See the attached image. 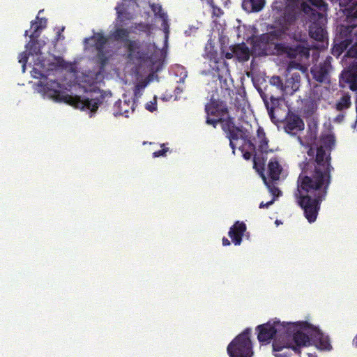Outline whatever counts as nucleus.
<instances>
[{"label": "nucleus", "instance_id": "32", "mask_svg": "<svg viewBox=\"0 0 357 357\" xmlns=\"http://www.w3.org/2000/svg\"><path fill=\"white\" fill-rule=\"evenodd\" d=\"M246 144L250 151H244L243 149H242L241 151L243 153V158L248 160L251 159L252 156V153L255 152L256 145L250 139H248L247 141Z\"/></svg>", "mask_w": 357, "mask_h": 357}, {"label": "nucleus", "instance_id": "54", "mask_svg": "<svg viewBox=\"0 0 357 357\" xmlns=\"http://www.w3.org/2000/svg\"><path fill=\"white\" fill-rule=\"evenodd\" d=\"M61 36V32H60V31H59V32H58V33H57V38H56V40H59V38H60Z\"/></svg>", "mask_w": 357, "mask_h": 357}, {"label": "nucleus", "instance_id": "36", "mask_svg": "<svg viewBox=\"0 0 357 357\" xmlns=\"http://www.w3.org/2000/svg\"><path fill=\"white\" fill-rule=\"evenodd\" d=\"M268 139L267 138H264V139L259 140L258 150L262 153H268Z\"/></svg>", "mask_w": 357, "mask_h": 357}, {"label": "nucleus", "instance_id": "15", "mask_svg": "<svg viewBox=\"0 0 357 357\" xmlns=\"http://www.w3.org/2000/svg\"><path fill=\"white\" fill-rule=\"evenodd\" d=\"M340 82L348 84L351 91H357V62L354 63L347 70L342 73Z\"/></svg>", "mask_w": 357, "mask_h": 357}, {"label": "nucleus", "instance_id": "5", "mask_svg": "<svg viewBox=\"0 0 357 357\" xmlns=\"http://www.w3.org/2000/svg\"><path fill=\"white\" fill-rule=\"evenodd\" d=\"M251 329L246 328L227 346L229 357H252L253 346L250 340Z\"/></svg>", "mask_w": 357, "mask_h": 357}, {"label": "nucleus", "instance_id": "44", "mask_svg": "<svg viewBox=\"0 0 357 357\" xmlns=\"http://www.w3.org/2000/svg\"><path fill=\"white\" fill-rule=\"evenodd\" d=\"M57 66L63 68L65 66V61L61 57H55Z\"/></svg>", "mask_w": 357, "mask_h": 357}, {"label": "nucleus", "instance_id": "21", "mask_svg": "<svg viewBox=\"0 0 357 357\" xmlns=\"http://www.w3.org/2000/svg\"><path fill=\"white\" fill-rule=\"evenodd\" d=\"M233 53L238 61H246L250 59L249 48L244 43L234 46Z\"/></svg>", "mask_w": 357, "mask_h": 357}, {"label": "nucleus", "instance_id": "29", "mask_svg": "<svg viewBox=\"0 0 357 357\" xmlns=\"http://www.w3.org/2000/svg\"><path fill=\"white\" fill-rule=\"evenodd\" d=\"M266 160V159H264V157L257 156L256 155L253 157L254 167L257 169L261 176V174H264Z\"/></svg>", "mask_w": 357, "mask_h": 357}, {"label": "nucleus", "instance_id": "1", "mask_svg": "<svg viewBox=\"0 0 357 357\" xmlns=\"http://www.w3.org/2000/svg\"><path fill=\"white\" fill-rule=\"evenodd\" d=\"M298 141L301 145L308 148L307 153L310 158L299 164L301 172L294 196L303 210L305 218L312 223L317 220L321 204L326 199L331 183L334 168L331 165V153L335 147V139L332 135L323 136L316 151L312 146L305 144L301 137H298Z\"/></svg>", "mask_w": 357, "mask_h": 357}, {"label": "nucleus", "instance_id": "12", "mask_svg": "<svg viewBox=\"0 0 357 357\" xmlns=\"http://www.w3.org/2000/svg\"><path fill=\"white\" fill-rule=\"evenodd\" d=\"M219 123L221 124L222 130L226 133L227 137L229 140V146L234 152L236 146L234 141L238 139V132H241V129L236 126L234 123V119L227 114L224 117Z\"/></svg>", "mask_w": 357, "mask_h": 357}, {"label": "nucleus", "instance_id": "22", "mask_svg": "<svg viewBox=\"0 0 357 357\" xmlns=\"http://www.w3.org/2000/svg\"><path fill=\"white\" fill-rule=\"evenodd\" d=\"M309 34L312 38L317 41H324L327 32L321 26L314 23L310 26Z\"/></svg>", "mask_w": 357, "mask_h": 357}, {"label": "nucleus", "instance_id": "39", "mask_svg": "<svg viewBox=\"0 0 357 357\" xmlns=\"http://www.w3.org/2000/svg\"><path fill=\"white\" fill-rule=\"evenodd\" d=\"M312 5L319 8H321L324 6H326V4L323 1V0H307Z\"/></svg>", "mask_w": 357, "mask_h": 357}, {"label": "nucleus", "instance_id": "23", "mask_svg": "<svg viewBox=\"0 0 357 357\" xmlns=\"http://www.w3.org/2000/svg\"><path fill=\"white\" fill-rule=\"evenodd\" d=\"M129 34L130 32L127 29L119 27L112 33V36L115 41L123 43L125 45L131 40L129 39Z\"/></svg>", "mask_w": 357, "mask_h": 357}, {"label": "nucleus", "instance_id": "40", "mask_svg": "<svg viewBox=\"0 0 357 357\" xmlns=\"http://www.w3.org/2000/svg\"><path fill=\"white\" fill-rule=\"evenodd\" d=\"M136 27L143 32H148L150 31V25L148 24L139 23Z\"/></svg>", "mask_w": 357, "mask_h": 357}, {"label": "nucleus", "instance_id": "51", "mask_svg": "<svg viewBox=\"0 0 357 357\" xmlns=\"http://www.w3.org/2000/svg\"><path fill=\"white\" fill-rule=\"evenodd\" d=\"M234 54L233 53V51L231 52H227L225 55V58L227 59H230L233 57V55Z\"/></svg>", "mask_w": 357, "mask_h": 357}, {"label": "nucleus", "instance_id": "48", "mask_svg": "<svg viewBox=\"0 0 357 357\" xmlns=\"http://www.w3.org/2000/svg\"><path fill=\"white\" fill-rule=\"evenodd\" d=\"M116 13H117L118 18L122 17L123 14V10L119 8V7H116Z\"/></svg>", "mask_w": 357, "mask_h": 357}, {"label": "nucleus", "instance_id": "35", "mask_svg": "<svg viewBox=\"0 0 357 357\" xmlns=\"http://www.w3.org/2000/svg\"><path fill=\"white\" fill-rule=\"evenodd\" d=\"M31 28L33 29L32 33L29 36L31 38H37L39 37L40 33L39 31L42 29L41 24H39L38 22H31Z\"/></svg>", "mask_w": 357, "mask_h": 357}, {"label": "nucleus", "instance_id": "8", "mask_svg": "<svg viewBox=\"0 0 357 357\" xmlns=\"http://www.w3.org/2000/svg\"><path fill=\"white\" fill-rule=\"evenodd\" d=\"M206 113V123L215 128L224 117L227 116L229 110L224 101L212 100L205 105Z\"/></svg>", "mask_w": 357, "mask_h": 357}, {"label": "nucleus", "instance_id": "42", "mask_svg": "<svg viewBox=\"0 0 357 357\" xmlns=\"http://www.w3.org/2000/svg\"><path fill=\"white\" fill-rule=\"evenodd\" d=\"M32 76L36 79H41L44 77V75L36 68H33L31 71Z\"/></svg>", "mask_w": 357, "mask_h": 357}, {"label": "nucleus", "instance_id": "34", "mask_svg": "<svg viewBox=\"0 0 357 357\" xmlns=\"http://www.w3.org/2000/svg\"><path fill=\"white\" fill-rule=\"evenodd\" d=\"M270 84L275 86L283 93V82L280 76H273L270 79Z\"/></svg>", "mask_w": 357, "mask_h": 357}, {"label": "nucleus", "instance_id": "45", "mask_svg": "<svg viewBox=\"0 0 357 357\" xmlns=\"http://www.w3.org/2000/svg\"><path fill=\"white\" fill-rule=\"evenodd\" d=\"M274 201H275V199H273L271 201H270L267 203H264L262 202L259 204V208H268L269 206H271L274 202Z\"/></svg>", "mask_w": 357, "mask_h": 357}, {"label": "nucleus", "instance_id": "53", "mask_svg": "<svg viewBox=\"0 0 357 357\" xmlns=\"http://www.w3.org/2000/svg\"><path fill=\"white\" fill-rule=\"evenodd\" d=\"M353 342L357 346V335L354 338Z\"/></svg>", "mask_w": 357, "mask_h": 357}, {"label": "nucleus", "instance_id": "28", "mask_svg": "<svg viewBox=\"0 0 357 357\" xmlns=\"http://www.w3.org/2000/svg\"><path fill=\"white\" fill-rule=\"evenodd\" d=\"M26 47L29 52V54L33 55H38L41 54L39 41L37 38H31L29 43L26 45Z\"/></svg>", "mask_w": 357, "mask_h": 357}, {"label": "nucleus", "instance_id": "50", "mask_svg": "<svg viewBox=\"0 0 357 357\" xmlns=\"http://www.w3.org/2000/svg\"><path fill=\"white\" fill-rule=\"evenodd\" d=\"M231 244L230 241L225 237H223L222 238V245L224 246H228Z\"/></svg>", "mask_w": 357, "mask_h": 357}, {"label": "nucleus", "instance_id": "19", "mask_svg": "<svg viewBox=\"0 0 357 357\" xmlns=\"http://www.w3.org/2000/svg\"><path fill=\"white\" fill-rule=\"evenodd\" d=\"M133 105V101H130V100H125L123 101L119 100L114 105L113 114L116 116L124 115L126 117H128L130 109H131L132 112L135 110Z\"/></svg>", "mask_w": 357, "mask_h": 357}, {"label": "nucleus", "instance_id": "38", "mask_svg": "<svg viewBox=\"0 0 357 357\" xmlns=\"http://www.w3.org/2000/svg\"><path fill=\"white\" fill-rule=\"evenodd\" d=\"M169 151L168 148H162L161 150L155 151L153 153V158H158L160 156H165L166 153Z\"/></svg>", "mask_w": 357, "mask_h": 357}, {"label": "nucleus", "instance_id": "55", "mask_svg": "<svg viewBox=\"0 0 357 357\" xmlns=\"http://www.w3.org/2000/svg\"><path fill=\"white\" fill-rule=\"evenodd\" d=\"M146 109H149V111L151 112H153V108H151V107H146Z\"/></svg>", "mask_w": 357, "mask_h": 357}, {"label": "nucleus", "instance_id": "26", "mask_svg": "<svg viewBox=\"0 0 357 357\" xmlns=\"http://www.w3.org/2000/svg\"><path fill=\"white\" fill-rule=\"evenodd\" d=\"M261 178L263 179L264 183L268 188L270 193L273 196V197H278L281 195L282 192L280 189L274 184L275 181H271V180H268L267 177L264 174H261Z\"/></svg>", "mask_w": 357, "mask_h": 357}, {"label": "nucleus", "instance_id": "10", "mask_svg": "<svg viewBox=\"0 0 357 357\" xmlns=\"http://www.w3.org/2000/svg\"><path fill=\"white\" fill-rule=\"evenodd\" d=\"M297 18L296 12L294 9L287 8L283 13V21L284 24L282 26V29L272 31L263 36V40L269 43L272 42L273 39L281 40L284 32L288 30L289 26L295 22Z\"/></svg>", "mask_w": 357, "mask_h": 357}, {"label": "nucleus", "instance_id": "2", "mask_svg": "<svg viewBox=\"0 0 357 357\" xmlns=\"http://www.w3.org/2000/svg\"><path fill=\"white\" fill-rule=\"evenodd\" d=\"M298 322H281L270 320L257 326V339L260 343L273 341V353L276 357H289L290 349L301 354V347L309 344L308 335L298 330Z\"/></svg>", "mask_w": 357, "mask_h": 357}, {"label": "nucleus", "instance_id": "9", "mask_svg": "<svg viewBox=\"0 0 357 357\" xmlns=\"http://www.w3.org/2000/svg\"><path fill=\"white\" fill-rule=\"evenodd\" d=\"M123 47L128 52V58L133 61L143 63L148 61L151 57L149 47L139 40H132Z\"/></svg>", "mask_w": 357, "mask_h": 357}, {"label": "nucleus", "instance_id": "41", "mask_svg": "<svg viewBox=\"0 0 357 357\" xmlns=\"http://www.w3.org/2000/svg\"><path fill=\"white\" fill-rule=\"evenodd\" d=\"M28 56L26 52H23L20 54L19 62L22 63L23 65V68L24 69L26 63L27 62Z\"/></svg>", "mask_w": 357, "mask_h": 357}, {"label": "nucleus", "instance_id": "14", "mask_svg": "<svg viewBox=\"0 0 357 357\" xmlns=\"http://www.w3.org/2000/svg\"><path fill=\"white\" fill-rule=\"evenodd\" d=\"M304 128L305 123L301 116L289 111L286 116L284 126L285 132L288 134L295 135L298 132L303 131Z\"/></svg>", "mask_w": 357, "mask_h": 357}, {"label": "nucleus", "instance_id": "58", "mask_svg": "<svg viewBox=\"0 0 357 357\" xmlns=\"http://www.w3.org/2000/svg\"><path fill=\"white\" fill-rule=\"evenodd\" d=\"M356 3H357V1H354Z\"/></svg>", "mask_w": 357, "mask_h": 357}, {"label": "nucleus", "instance_id": "6", "mask_svg": "<svg viewBox=\"0 0 357 357\" xmlns=\"http://www.w3.org/2000/svg\"><path fill=\"white\" fill-rule=\"evenodd\" d=\"M357 25H342L337 37L338 46L343 52L349 48L347 55L352 58L357 57Z\"/></svg>", "mask_w": 357, "mask_h": 357}, {"label": "nucleus", "instance_id": "33", "mask_svg": "<svg viewBox=\"0 0 357 357\" xmlns=\"http://www.w3.org/2000/svg\"><path fill=\"white\" fill-rule=\"evenodd\" d=\"M147 84H148V81L142 80L135 85V89H134L135 98H138L142 96V91L145 89V87L147 86Z\"/></svg>", "mask_w": 357, "mask_h": 357}, {"label": "nucleus", "instance_id": "25", "mask_svg": "<svg viewBox=\"0 0 357 357\" xmlns=\"http://www.w3.org/2000/svg\"><path fill=\"white\" fill-rule=\"evenodd\" d=\"M207 58L209 59L211 62L213 63V65L211 64L213 70L219 72L220 70L219 64L222 66L225 65V61L222 58L218 56V54L216 51H209L206 53Z\"/></svg>", "mask_w": 357, "mask_h": 357}, {"label": "nucleus", "instance_id": "47", "mask_svg": "<svg viewBox=\"0 0 357 357\" xmlns=\"http://www.w3.org/2000/svg\"><path fill=\"white\" fill-rule=\"evenodd\" d=\"M344 119V115L343 114H339L336 117H335V122H338V123H340L342 122Z\"/></svg>", "mask_w": 357, "mask_h": 357}, {"label": "nucleus", "instance_id": "49", "mask_svg": "<svg viewBox=\"0 0 357 357\" xmlns=\"http://www.w3.org/2000/svg\"><path fill=\"white\" fill-rule=\"evenodd\" d=\"M38 23L41 24L42 28H44L46 26L47 20L45 18H41Z\"/></svg>", "mask_w": 357, "mask_h": 357}, {"label": "nucleus", "instance_id": "20", "mask_svg": "<svg viewBox=\"0 0 357 357\" xmlns=\"http://www.w3.org/2000/svg\"><path fill=\"white\" fill-rule=\"evenodd\" d=\"M265 5V0H243L242 8L248 13L259 12Z\"/></svg>", "mask_w": 357, "mask_h": 357}, {"label": "nucleus", "instance_id": "18", "mask_svg": "<svg viewBox=\"0 0 357 357\" xmlns=\"http://www.w3.org/2000/svg\"><path fill=\"white\" fill-rule=\"evenodd\" d=\"M282 167L276 157L270 159L268 163V176L271 181H278L280 179Z\"/></svg>", "mask_w": 357, "mask_h": 357}, {"label": "nucleus", "instance_id": "7", "mask_svg": "<svg viewBox=\"0 0 357 357\" xmlns=\"http://www.w3.org/2000/svg\"><path fill=\"white\" fill-rule=\"evenodd\" d=\"M298 325L299 328H298V330L309 337L310 342L308 346L311 345V341H312L319 349L327 351L332 349L328 336L322 333L317 327L307 321H299Z\"/></svg>", "mask_w": 357, "mask_h": 357}, {"label": "nucleus", "instance_id": "56", "mask_svg": "<svg viewBox=\"0 0 357 357\" xmlns=\"http://www.w3.org/2000/svg\"><path fill=\"white\" fill-rule=\"evenodd\" d=\"M27 34H28V31H26L25 33H24V35L27 36Z\"/></svg>", "mask_w": 357, "mask_h": 357}, {"label": "nucleus", "instance_id": "11", "mask_svg": "<svg viewBox=\"0 0 357 357\" xmlns=\"http://www.w3.org/2000/svg\"><path fill=\"white\" fill-rule=\"evenodd\" d=\"M267 86L264 88V90H262L261 89H257L261 99L264 102L271 121L274 123H277L280 121V119H278L280 99L275 98L272 94L267 93Z\"/></svg>", "mask_w": 357, "mask_h": 357}, {"label": "nucleus", "instance_id": "27", "mask_svg": "<svg viewBox=\"0 0 357 357\" xmlns=\"http://www.w3.org/2000/svg\"><path fill=\"white\" fill-rule=\"evenodd\" d=\"M351 105V97L348 93L344 94L335 105L337 111H342L348 109Z\"/></svg>", "mask_w": 357, "mask_h": 357}, {"label": "nucleus", "instance_id": "24", "mask_svg": "<svg viewBox=\"0 0 357 357\" xmlns=\"http://www.w3.org/2000/svg\"><path fill=\"white\" fill-rule=\"evenodd\" d=\"M88 40H93L94 43L93 44V47H94L96 50L105 49V46L107 43V38L100 33H97L89 38H85L86 43Z\"/></svg>", "mask_w": 357, "mask_h": 357}, {"label": "nucleus", "instance_id": "57", "mask_svg": "<svg viewBox=\"0 0 357 357\" xmlns=\"http://www.w3.org/2000/svg\"><path fill=\"white\" fill-rule=\"evenodd\" d=\"M165 145V144H161V147H164Z\"/></svg>", "mask_w": 357, "mask_h": 357}, {"label": "nucleus", "instance_id": "46", "mask_svg": "<svg viewBox=\"0 0 357 357\" xmlns=\"http://www.w3.org/2000/svg\"><path fill=\"white\" fill-rule=\"evenodd\" d=\"M301 8H302L303 11H304L305 13H307L308 10H310V6L307 3H305V2L301 3Z\"/></svg>", "mask_w": 357, "mask_h": 357}, {"label": "nucleus", "instance_id": "31", "mask_svg": "<svg viewBox=\"0 0 357 357\" xmlns=\"http://www.w3.org/2000/svg\"><path fill=\"white\" fill-rule=\"evenodd\" d=\"M96 51H97V54H96L97 61L100 66V68L102 69L107 65L108 60H109L108 57L107 56V52L105 50V49H102L101 50H96Z\"/></svg>", "mask_w": 357, "mask_h": 357}, {"label": "nucleus", "instance_id": "30", "mask_svg": "<svg viewBox=\"0 0 357 357\" xmlns=\"http://www.w3.org/2000/svg\"><path fill=\"white\" fill-rule=\"evenodd\" d=\"M345 15L347 17V20L351 22L352 20L357 19V3L355 2L352 3V4L346 8Z\"/></svg>", "mask_w": 357, "mask_h": 357}, {"label": "nucleus", "instance_id": "16", "mask_svg": "<svg viewBox=\"0 0 357 357\" xmlns=\"http://www.w3.org/2000/svg\"><path fill=\"white\" fill-rule=\"evenodd\" d=\"M247 227L243 222L236 221L229 229L228 235L235 245H239Z\"/></svg>", "mask_w": 357, "mask_h": 357}, {"label": "nucleus", "instance_id": "43", "mask_svg": "<svg viewBox=\"0 0 357 357\" xmlns=\"http://www.w3.org/2000/svg\"><path fill=\"white\" fill-rule=\"evenodd\" d=\"M257 138L259 139V140L264 139V138H267L266 137V133H265L264 129L261 127H259L257 129Z\"/></svg>", "mask_w": 357, "mask_h": 357}, {"label": "nucleus", "instance_id": "17", "mask_svg": "<svg viewBox=\"0 0 357 357\" xmlns=\"http://www.w3.org/2000/svg\"><path fill=\"white\" fill-rule=\"evenodd\" d=\"M301 77L298 73H293L290 77L287 78L283 83V93L293 95L300 87Z\"/></svg>", "mask_w": 357, "mask_h": 357}, {"label": "nucleus", "instance_id": "37", "mask_svg": "<svg viewBox=\"0 0 357 357\" xmlns=\"http://www.w3.org/2000/svg\"><path fill=\"white\" fill-rule=\"evenodd\" d=\"M207 4L208 6H210V7L212 8V16L213 17H219L223 14L222 10L220 8L216 6L214 4L213 1H212V3H207Z\"/></svg>", "mask_w": 357, "mask_h": 357}, {"label": "nucleus", "instance_id": "4", "mask_svg": "<svg viewBox=\"0 0 357 357\" xmlns=\"http://www.w3.org/2000/svg\"><path fill=\"white\" fill-rule=\"evenodd\" d=\"M47 89L52 91L50 96L59 102H63L76 108H87L96 112L98 108V102L93 99L82 100L78 96H72L61 91V84L56 81H51L45 84Z\"/></svg>", "mask_w": 357, "mask_h": 357}, {"label": "nucleus", "instance_id": "3", "mask_svg": "<svg viewBox=\"0 0 357 357\" xmlns=\"http://www.w3.org/2000/svg\"><path fill=\"white\" fill-rule=\"evenodd\" d=\"M295 40L293 43L286 44L278 43L274 45V50L279 56H286L291 61L289 63V68L300 69L301 63L310 58V49L306 46V40L301 35L297 36L296 33L293 36Z\"/></svg>", "mask_w": 357, "mask_h": 357}, {"label": "nucleus", "instance_id": "13", "mask_svg": "<svg viewBox=\"0 0 357 357\" xmlns=\"http://www.w3.org/2000/svg\"><path fill=\"white\" fill-rule=\"evenodd\" d=\"M332 57L328 56L323 62L314 65L311 68L310 73L314 79L318 82L322 83L329 78V73L332 69Z\"/></svg>", "mask_w": 357, "mask_h": 357}, {"label": "nucleus", "instance_id": "52", "mask_svg": "<svg viewBox=\"0 0 357 357\" xmlns=\"http://www.w3.org/2000/svg\"><path fill=\"white\" fill-rule=\"evenodd\" d=\"M202 1H205L206 3H212L213 0H201Z\"/></svg>", "mask_w": 357, "mask_h": 357}]
</instances>
